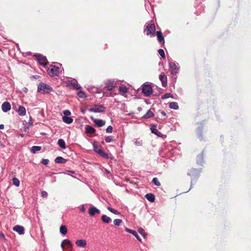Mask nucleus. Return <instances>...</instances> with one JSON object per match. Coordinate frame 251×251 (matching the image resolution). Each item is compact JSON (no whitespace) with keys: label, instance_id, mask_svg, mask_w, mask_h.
I'll return each mask as SVG.
<instances>
[{"label":"nucleus","instance_id":"40","mask_svg":"<svg viewBox=\"0 0 251 251\" xmlns=\"http://www.w3.org/2000/svg\"><path fill=\"white\" fill-rule=\"evenodd\" d=\"M104 95L107 97H113L115 96V95H116V93H114L113 92H111L109 93H105Z\"/></svg>","mask_w":251,"mask_h":251},{"label":"nucleus","instance_id":"57","mask_svg":"<svg viewBox=\"0 0 251 251\" xmlns=\"http://www.w3.org/2000/svg\"><path fill=\"white\" fill-rule=\"evenodd\" d=\"M188 175H190V176L191 175V174H189V173H188Z\"/></svg>","mask_w":251,"mask_h":251},{"label":"nucleus","instance_id":"45","mask_svg":"<svg viewBox=\"0 0 251 251\" xmlns=\"http://www.w3.org/2000/svg\"><path fill=\"white\" fill-rule=\"evenodd\" d=\"M49 160L47 159H43L42 161V164L44 165H47L48 164Z\"/></svg>","mask_w":251,"mask_h":251},{"label":"nucleus","instance_id":"11","mask_svg":"<svg viewBox=\"0 0 251 251\" xmlns=\"http://www.w3.org/2000/svg\"><path fill=\"white\" fill-rule=\"evenodd\" d=\"M160 80L162 82V86L166 87L167 85V77L164 73H162L159 76Z\"/></svg>","mask_w":251,"mask_h":251},{"label":"nucleus","instance_id":"13","mask_svg":"<svg viewBox=\"0 0 251 251\" xmlns=\"http://www.w3.org/2000/svg\"><path fill=\"white\" fill-rule=\"evenodd\" d=\"M91 119L98 127H101L105 124V122L102 120L94 119L92 117H91Z\"/></svg>","mask_w":251,"mask_h":251},{"label":"nucleus","instance_id":"29","mask_svg":"<svg viewBox=\"0 0 251 251\" xmlns=\"http://www.w3.org/2000/svg\"><path fill=\"white\" fill-rule=\"evenodd\" d=\"M60 232L63 235H65L67 232V228L65 226H61L60 227Z\"/></svg>","mask_w":251,"mask_h":251},{"label":"nucleus","instance_id":"22","mask_svg":"<svg viewBox=\"0 0 251 251\" xmlns=\"http://www.w3.org/2000/svg\"><path fill=\"white\" fill-rule=\"evenodd\" d=\"M67 160L61 156H58L55 159V162L56 163L65 164Z\"/></svg>","mask_w":251,"mask_h":251},{"label":"nucleus","instance_id":"9","mask_svg":"<svg viewBox=\"0 0 251 251\" xmlns=\"http://www.w3.org/2000/svg\"><path fill=\"white\" fill-rule=\"evenodd\" d=\"M178 67L175 62H171L169 63V70L172 74L176 75L178 72Z\"/></svg>","mask_w":251,"mask_h":251},{"label":"nucleus","instance_id":"42","mask_svg":"<svg viewBox=\"0 0 251 251\" xmlns=\"http://www.w3.org/2000/svg\"><path fill=\"white\" fill-rule=\"evenodd\" d=\"M151 132L152 133H154L156 135H159L158 134H161L160 132L158 131V130L156 128H151Z\"/></svg>","mask_w":251,"mask_h":251},{"label":"nucleus","instance_id":"21","mask_svg":"<svg viewBox=\"0 0 251 251\" xmlns=\"http://www.w3.org/2000/svg\"><path fill=\"white\" fill-rule=\"evenodd\" d=\"M145 197L150 202H154L155 201V197L154 195L151 193L147 194Z\"/></svg>","mask_w":251,"mask_h":251},{"label":"nucleus","instance_id":"36","mask_svg":"<svg viewBox=\"0 0 251 251\" xmlns=\"http://www.w3.org/2000/svg\"><path fill=\"white\" fill-rule=\"evenodd\" d=\"M63 243H64L65 245H67L69 247H72V244L70 240L65 239V240H63Z\"/></svg>","mask_w":251,"mask_h":251},{"label":"nucleus","instance_id":"3","mask_svg":"<svg viewBox=\"0 0 251 251\" xmlns=\"http://www.w3.org/2000/svg\"><path fill=\"white\" fill-rule=\"evenodd\" d=\"M155 26L154 24H149L147 25L144 29V32H146V35H154L155 33Z\"/></svg>","mask_w":251,"mask_h":251},{"label":"nucleus","instance_id":"52","mask_svg":"<svg viewBox=\"0 0 251 251\" xmlns=\"http://www.w3.org/2000/svg\"><path fill=\"white\" fill-rule=\"evenodd\" d=\"M0 146L3 148L5 147V146L1 142V141H0Z\"/></svg>","mask_w":251,"mask_h":251},{"label":"nucleus","instance_id":"31","mask_svg":"<svg viewBox=\"0 0 251 251\" xmlns=\"http://www.w3.org/2000/svg\"><path fill=\"white\" fill-rule=\"evenodd\" d=\"M77 95L80 98L84 99L86 97V95L85 92L81 90L77 92Z\"/></svg>","mask_w":251,"mask_h":251},{"label":"nucleus","instance_id":"35","mask_svg":"<svg viewBox=\"0 0 251 251\" xmlns=\"http://www.w3.org/2000/svg\"><path fill=\"white\" fill-rule=\"evenodd\" d=\"M152 182L156 186H160L161 185L160 182L159 181L158 178L156 177H154L153 178Z\"/></svg>","mask_w":251,"mask_h":251},{"label":"nucleus","instance_id":"7","mask_svg":"<svg viewBox=\"0 0 251 251\" xmlns=\"http://www.w3.org/2000/svg\"><path fill=\"white\" fill-rule=\"evenodd\" d=\"M36 58L39 64L42 66H46L49 63L46 56L41 54H38L36 55Z\"/></svg>","mask_w":251,"mask_h":251},{"label":"nucleus","instance_id":"24","mask_svg":"<svg viewBox=\"0 0 251 251\" xmlns=\"http://www.w3.org/2000/svg\"><path fill=\"white\" fill-rule=\"evenodd\" d=\"M101 220L103 223L108 224L111 222V219L106 215H103L101 216Z\"/></svg>","mask_w":251,"mask_h":251},{"label":"nucleus","instance_id":"43","mask_svg":"<svg viewBox=\"0 0 251 251\" xmlns=\"http://www.w3.org/2000/svg\"><path fill=\"white\" fill-rule=\"evenodd\" d=\"M112 130H113L112 127L111 126H109L107 127V128L106 129V131L107 133H111L112 131Z\"/></svg>","mask_w":251,"mask_h":251},{"label":"nucleus","instance_id":"15","mask_svg":"<svg viewBox=\"0 0 251 251\" xmlns=\"http://www.w3.org/2000/svg\"><path fill=\"white\" fill-rule=\"evenodd\" d=\"M1 109L4 112H6L11 109V105L9 102L5 101L1 105Z\"/></svg>","mask_w":251,"mask_h":251},{"label":"nucleus","instance_id":"41","mask_svg":"<svg viewBox=\"0 0 251 251\" xmlns=\"http://www.w3.org/2000/svg\"><path fill=\"white\" fill-rule=\"evenodd\" d=\"M113 141V137L112 136H108L105 138V141L107 143H110Z\"/></svg>","mask_w":251,"mask_h":251},{"label":"nucleus","instance_id":"23","mask_svg":"<svg viewBox=\"0 0 251 251\" xmlns=\"http://www.w3.org/2000/svg\"><path fill=\"white\" fill-rule=\"evenodd\" d=\"M18 112L21 116H24L26 113L25 108L22 106H20L18 108Z\"/></svg>","mask_w":251,"mask_h":251},{"label":"nucleus","instance_id":"12","mask_svg":"<svg viewBox=\"0 0 251 251\" xmlns=\"http://www.w3.org/2000/svg\"><path fill=\"white\" fill-rule=\"evenodd\" d=\"M100 210L95 206L90 207L88 210V213L90 216H93L96 214H100Z\"/></svg>","mask_w":251,"mask_h":251},{"label":"nucleus","instance_id":"14","mask_svg":"<svg viewBox=\"0 0 251 251\" xmlns=\"http://www.w3.org/2000/svg\"><path fill=\"white\" fill-rule=\"evenodd\" d=\"M13 230L18 232L19 234H24L25 228L23 226L16 225L13 227Z\"/></svg>","mask_w":251,"mask_h":251},{"label":"nucleus","instance_id":"46","mask_svg":"<svg viewBox=\"0 0 251 251\" xmlns=\"http://www.w3.org/2000/svg\"><path fill=\"white\" fill-rule=\"evenodd\" d=\"M64 114L65 115V116H67V115H69L71 114V112L68 110H66L63 112Z\"/></svg>","mask_w":251,"mask_h":251},{"label":"nucleus","instance_id":"48","mask_svg":"<svg viewBox=\"0 0 251 251\" xmlns=\"http://www.w3.org/2000/svg\"><path fill=\"white\" fill-rule=\"evenodd\" d=\"M161 114L164 117L166 116V113L164 111H161Z\"/></svg>","mask_w":251,"mask_h":251},{"label":"nucleus","instance_id":"4","mask_svg":"<svg viewBox=\"0 0 251 251\" xmlns=\"http://www.w3.org/2000/svg\"><path fill=\"white\" fill-rule=\"evenodd\" d=\"M59 68L58 67L53 65H50L48 69V74L51 76H56L59 74Z\"/></svg>","mask_w":251,"mask_h":251},{"label":"nucleus","instance_id":"39","mask_svg":"<svg viewBox=\"0 0 251 251\" xmlns=\"http://www.w3.org/2000/svg\"><path fill=\"white\" fill-rule=\"evenodd\" d=\"M158 52L159 53V54H160V55L163 58H164L165 57V52H164V51L162 49H159L158 50Z\"/></svg>","mask_w":251,"mask_h":251},{"label":"nucleus","instance_id":"8","mask_svg":"<svg viewBox=\"0 0 251 251\" xmlns=\"http://www.w3.org/2000/svg\"><path fill=\"white\" fill-rule=\"evenodd\" d=\"M117 83L115 81H108L105 82L104 88L106 89L108 91H112L114 88L116 87Z\"/></svg>","mask_w":251,"mask_h":251},{"label":"nucleus","instance_id":"32","mask_svg":"<svg viewBox=\"0 0 251 251\" xmlns=\"http://www.w3.org/2000/svg\"><path fill=\"white\" fill-rule=\"evenodd\" d=\"M107 209L112 213L115 214V215H119L120 212H119L117 210H115V209H113L110 207H108Z\"/></svg>","mask_w":251,"mask_h":251},{"label":"nucleus","instance_id":"10","mask_svg":"<svg viewBox=\"0 0 251 251\" xmlns=\"http://www.w3.org/2000/svg\"><path fill=\"white\" fill-rule=\"evenodd\" d=\"M68 85L72 86L74 89L76 90H80L81 88V86L77 83V81L75 79L69 81L68 82Z\"/></svg>","mask_w":251,"mask_h":251},{"label":"nucleus","instance_id":"51","mask_svg":"<svg viewBox=\"0 0 251 251\" xmlns=\"http://www.w3.org/2000/svg\"><path fill=\"white\" fill-rule=\"evenodd\" d=\"M4 128V125L2 124L0 125V129H3Z\"/></svg>","mask_w":251,"mask_h":251},{"label":"nucleus","instance_id":"17","mask_svg":"<svg viewBox=\"0 0 251 251\" xmlns=\"http://www.w3.org/2000/svg\"><path fill=\"white\" fill-rule=\"evenodd\" d=\"M119 91L121 95L124 96L128 92V88L126 86L122 85L119 87Z\"/></svg>","mask_w":251,"mask_h":251},{"label":"nucleus","instance_id":"26","mask_svg":"<svg viewBox=\"0 0 251 251\" xmlns=\"http://www.w3.org/2000/svg\"><path fill=\"white\" fill-rule=\"evenodd\" d=\"M63 121L67 124H71L73 122V119L68 116H63L62 117Z\"/></svg>","mask_w":251,"mask_h":251},{"label":"nucleus","instance_id":"54","mask_svg":"<svg viewBox=\"0 0 251 251\" xmlns=\"http://www.w3.org/2000/svg\"><path fill=\"white\" fill-rule=\"evenodd\" d=\"M201 155L200 154L199 155H198L197 156V157H199L200 158H201Z\"/></svg>","mask_w":251,"mask_h":251},{"label":"nucleus","instance_id":"5","mask_svg":"<svg viewBox=\"0 0 251 251\" xmlns=\"http://www.w3.org/2000/svg\"><path fill=\"white\" fill-rule=\"evenodd\" d=\"M142 93L146 97H149L152 93L151 86L149 84H145L143 86Z\"/></svg>","mask_w":251,"mask_h":251},{"label":"nucleus","instance_id":"20","mask_svg":"<svg viewBox=\"0 0 251 251\" xmlns=\"http://www.w3.org/2000/svg\"><path fill=\"white\" fill-rule=\"evenodd\" d=\"M85 130H86V132L87 133H91V134L94 133L96 131L95 128L89 125H87L85 126Z\"/></svg>","mask_w":251,"mask_h":251},{"label":"nucleus","instance_id":"56","mask_svg":"<svg viewBox=\"0 0 251 251\" xmlns=\"http://www.w3.org/2000/svg\"><path fill=\"white\" fill-rule=\"evenodd\" d=\"M193 171H197V170H196V169H194V170H193Z\"/></svg>","mask_w":251,"mask_h":251},{"label":"nucleus","instance_id":"16","mask_svg":"<svg viewBox=\"0 0 251 251\" xmlns=\"http://www.w3.org/2000/svg\"><path fill=\"white\" fill-rule=\"evenodd\" d=\"M156 36L159 42L161 44H164L165 40L162 32L161 31H157L156 32Z\"/></svg>","mask_w":251,"mask_h":251},{"label":"nucleus","instance_id":"33","mask_svg":"<svg viewBox=\"0 0 251 251\" xmlns=\"http://www.w3.org/2000/svg\"><path fill=\"white\" fill-rule=\"evenodd\" d=\"M169 98H173V95L171 93H166L161 97V99L162 100L168 99Z\"/></svg>","mask_w":251,"mask_h":251},{"label":"nucleus","instance_id":"34","mask_svg":"<svg viewBox=\"0 0 251 251\" xmlns=\"http://www.w3.org/2000/svg\"><path fill=\"white\" fill-rule=\"evenodd\" d=\"M12 181L13 184L15 185V186H19L20 185V181L17 178L14 177L12 179Z\"/></svg>","mask_w":251,"mask_h":251},{"label":"nucleus","instance_id":"30","mask_svg":"<svg viewBox=\"0 0 251 251\" xmlns=\"http://www.w3.org/2000/svg\"><path fill=\"white\" fill-rule=\"evenodd\" d=\"M41 150L40 146H33L31 149V151L33 153H35L36 151H39Z\"/></svg>","mask_w":251,"mask_h":251},{"label":"nucleus","instance_id":"49","mask_svg":"<svg viewBox=\"0 0 251 251\" xmlns=\"http://www.w3.org/2000/svg\"><path fill=\"white\" fill-rule=\"evenodd\" d=\"M65 244L64 243H63V241H62V243H61V247L62 248V249H64V248H65Z\"/></svg>","mask_w":251,"mask_h":251},{"label":"nucleus","instance_id":"53","mask_svg":"<svg viewBox=\"0 0 251 251\" xmlns=\"http://www.w3.org/2000/svg\"><path fill=\"white\" fill-rule=\"evenodd\" d=\"M85 210V208L84 207H81V211L84 212Z\"/></svg>","mask_w":251,"mask_h":251},{"label":"nucleus","instance_id":"18","mask_svg":"<svg viewBox=\"0 0 251 251\" xmlns=\"http://www.w3.org/2000/svg\"><path fill=\"white\" fill-rule=\"evenodd\" d=\"M125 229L127 232L133 234V235H134L139 241H141V239L140 238L136 231L131 230L126 227Z\"/></svg>","mask_w":251,"mask_h":251},{"label":"nucleus","instance_id":"6","mask_svg":"<svg viewBox=\"0 0 251 251\" xmlns=\"http://www.w3.org/2000/svg\"><path fill=\"white\" fill-rule=\"evenodd\" d=\"M105 107H104L102 105H99L98 106H96L94 107L91 108L89 109L90 112H95V113H100L104 112L105 111Z\"/></svg>","mask_w":251,"mask_h":251},{"label":"nucleus","instance_id":"19","mask_svg":"<svg viewBox=\"0 0 251 251\" xmlns=\"http://www.w3.org/2000/svg\"><path fill=\"white\" fill-rule=\"evenodd\" d=\"M75 244L77 246L80 247H85L86 245V241L85 240L80 239L75 241Z\"/></svg>","mask_w":251,"mask_h":251},{"label":"nucleus","instance_id":"38","mask_svg":"<svg viewBox=\"0 0 251 251\" xmlns=\"http://www.w3.org/2000/svg\"><path fill=\"white\" fill-rule=\"evenodd\" d=\"M122 221L121 219H115L114 220V224L116 226H119L122 223Z\"/></svg>","mask_w":251,"mask_h":251},{"label":"nucleus","instance_id":"1","mask_svg":"<svg viewBox=\"0 0 251 251\" xmlns=\"http://www.w3.org/2000/svg\"><path fill=\"white\" fill-rule=\"evenodd\" d=\"M37 91L42 94H48L52 91V88L49 85L41 82L38 85Z\"/></svg>","mask_w":251,"mask_h":251},{"label":"nucleus","instance_id":"50","mask_svg":"<svg viewBox=\"0 0 251 251\" xmlns=\"http://www.w3.org/2000/svg\"><path fill=\"white\" fill-rule=\"evenodd\" d=\"M137 110L139 111V112H140L142 110V108L141 107H138L137 108Z\"/></svg>","mask_w":251,"mask_h":251},{"label":"nucleus","instance_id":"44","mask_svg":"<svg viewBox=\"0 0 251 251\" xmlns=\"http://www.w3.org/2000/svg\"><path fill=\"white\" fill-rule=\"evenodd\" d=\"M48 193L45 191H43L41 192V196L44 198H47L48 197Z\"/></svg>","mask_w":251,"mask_h":251},{"label":"nucleus","instance_id":"25","mask_svg":"<svg viewBox=\"0 0 251 251\" xmlns=\"http://www.w3.org/2000/svg\"><path fill=\"white\" fill-rule=\"evenodd\" d=\"M154 116L153 113L151 110H149L147 111L145 115H144L142 117L145 119L149 118L152 117Z\"/></svg>","mask_w":251,"mask_h":251},{"label":"nucleus","instance_id":"47","mask_svg":"<svg viewBox=\"0 0 251 251\" xmlns=\"http://www.w3.org/2000/svg\"><path fill=\"white\" fill-rule=\"evenodd\" d=\"M0 238L1 239H5V236L3 233L1 232H0Z\"/></svg>","mask_w":251,"mask_h":251},{"label":"nucleus","instance_id":"37","mask_svg":"<svg viewBox=\"0 0 251 251\" xmlns=\"http://www.w3.org/2000/svg\"><path fill=\"white\" fill-rule=\"evenodd\" d=\"M138 231H139V233L140 234L142 235L144 238H146L147 234L146 233L145 230L143 228H139L138 230Z\"/></svg>","mask_w":251,"mask_h":251},{"label":"nucleus","instance_id":"28","mask_svg":"<svg viewBox=\"0 0 251 251\" xmlns=\"http://www.w3.org/2000/svg\"><path fill=\"white\" fill-rule=\"evenodd\" d=\"M169 107L176 110L178 108V105L176 102H171L169 103Z\"/></svg>","mask_w":251,"mask_h":251},{"label":"nucleus","instance_id":"27","mask_svg":"<svg viewBox=\"0 0 251 251\" xmlns=\"http://www.w3.org/2000/svg\"><path fill=\"white\" fill-rule=\"evenodd\" d=\"M58 145L63 149H65L66 148L65 142L62 139H60L58 140Z\"/></svg>","mask_w":251,"mask_h":251},{"label":"nucleus","instance_id":"2","mask_svg":"<svg viewBox=\"0 0 251 251\" xmlns=\"http://www.w3.org/2000/svg\"><path fill=\"white\" fill-rule=\"evenodd\" d=\"M93 147L94 151L100 156L105 158H108V155L102 151L101 147L98 143L95 142L93 144Z\"/></svg>","mask_w":251,"mask_h":251},{"label":"nucleus","instance_id":"55","mask_svg":"<svg viewBox=\"0 0 251 251\" xmlns=\"http://www.w3.org/2000/svg\"><path fill=\"white\" fill-rule=\"evenodd\" d=\"M81 112H83V113H84V112H85V110H81Z\"/></svg>","mask_w":251,"mask_h":251}]
</instances>
